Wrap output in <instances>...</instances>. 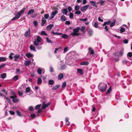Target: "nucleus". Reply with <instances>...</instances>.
I'll return each mask as SVG.
<instances>
[{
	"label": "nucleus",
	"mask_w": 132,
	"mask_h": 132,
	"mask_svg": "<svg viewBox=\"0 0 132 132\" xmlns=\"http://www.w3.org/2000/svg\"><path fill=\"white\" fill-rule=\"evenodd\" d=\"M29 110L30 111H32L34 110V108L32 106H30L29 108Z\"/></svg>",
	"instance_id": "58"
},
{
	"label": "nucleus",
	"mask_w": 132,
	"mask_h": 132,
	"mask_svg": "<svg viewBox=\"0 0 132 132\" xmlns=\"http://www.w3.org/2000/svg\"><path fill=\"white\" fill-rule=\"evenodd\" d=\"M89 64L88 61H85L83 62H81L80 63V65H87Z\"/></svg>",
	"instance_id": "21"
},
{
	"label": "nucleus",
	"mask_w": 132,
	"mask_h": 132,
	"mask_svg": "<svg viewBox=\"0 0 132 132\" xmlns=\"http://www.w3.org/2000/svg\"><path fill=\"white\" fill-rule=\"evenodd\" d=\"M34 11L35 10L34 9L31 10L28 12L27 14L28 15L32 14L34 12Z\"/></svg>",
	"instance_id": "23"
},
{
	"label": "nucleus",
	"mask_w": 132,
	"mask_h": 132,
	"mask_svg": "<svg viewBox=\"0 0 132 132\" xmlns=\"http://www.w3.org/2000/svg\"><path fill=\"white\" fill-rule=\"evenodd\" d=\"M77 71L78 72L80 73L81 75H82L83 74V70L81 69H77Z\"/></svg>",
	"instance_id": "12"
},
{
	"label": "nucleus",
	"mask_w": 132,
	"mask_h": 132,
	"mask_svg": "<svg viewBox=\"0 0 132 132\" xmlns=\"http://www.w3.org/2000/svg\"><path fill=\"white\" fill-rule=\"evenodd\" d=\"M89 52H90V54H93L94 53V51L92 50V49L91 48H89Z\"/></svg>",
	"instance_id": "30"
},
{
	"label": "nucleus",
	"mask_w": 132,
	"mask_h": 132,
	"mask_svg": "<svg viewBox=\"0 0 132 132\" xmlns=\"http://www.w3.org/2000/svg\"><path fill=\"white\" fill-rule=\"evenodd\" d=\"M62 37L63 38L67 39L68 38V35L66 34H63L62 36Z\"/></svg>",
	"instance_id": "32"
},
{
	"label": "nucleus",
	"mask_w": 132,
	"mask_h": 132,
	"mask_svg": "<svg viewBox=\"0 0 132 132\" xmlns=\"http://www.w3.org/2000/svg\"><path fill=\"white\" fill-rule=\"evenodd\" d=\"M111 90V87H110L109 89H108L107 92H106V94H108L109 93L110 91Z\"/></svg>",
	"instance_id": "49"
},
{
	"label": "nucleus",
	"mask_w": 132,
	"mask_h": 132,
	"mask_svg": "<svg viewBox=\"0 0 132 132\" xmlns=\"http://www.w3.org/2000/svg\"><path fill=\"white\" fill-rule=\"evenodd\" d=\"M25 9V8L24 7L22 10L18 12L17 13L16 15H15V16L11 19V21H13L19 18L21 15V14L24 13Z\"/></svg>",
	"instance_id": "2"
},
{
	"label": "nucleus",
	"mask_w": 132,
	"mask_h": 132,
	"mask_svg": "<svg viewBox=\"0 0 132 132\" xmlns=\"http://www.w3.org/2000/svg\"><path fill=\"white\" fill-rule=\"evenodd\" d=\"M18 75H16L13 78V79L15 81H16L18 79Z\"/></svg>",
	"instance_id": "35"
},
{
	"label": "nucleus",
	"mask_w": 132,
	"mask_h": 132,
	"mask_svg": "<svg viewBox=\"0 0 132 132\" xmlns=\"http://www.w3.org/2000/svg\"><path fill=\"white\" fill-rule=\"evenodd\" d=\"M69 48V47H65L64 49V51L63 52L64 53H65L67 51H68Z\"/></svg>",
	"instance_id": "50"
},
{
	"label": "nucleus",
	"mask_w": 132,
	"mask_h": 132,
	"mask_svg": "<svg viewBox=\"0 0 132 132\" xmlns=\"http://www.w3.org/2000/svg\"><path fill=\"white\" fill-rule=\"evenodd\" d=\"M90 3L94 6L96 7H97V4L96 2L92 1H90Z\"/></svg>",
	"instance_id": "15"
},
{
	"label": "nucleus",
	"mask_w": 132,
	"mask_h": 132,
	"mask_svg": "<svg viewBox=\"0 0 132 132\" xmlns=\"http://www.w3.org/2000/svg\"><path fill=\"white\" fill-rule=\"evenodd\" d=\"M124 53V50L123 49H122L119 53L118 52H115L114 54V55L117 56H122Z\"/></svg>",
	"instance_id": "5"
},
{
	"label": "nucleus",
	"mask_w": 132,
	"mask_h": 132,
	"mask_svg": "<svg viewBox=\"0 0 132 132\" xmlns=\"http://www.w3.org/2000/svg\"><path fill=\"white\" fill-rule=\"evenodd\" d=\"M51 32L54 35H62V33H60L57 32H54L53 31H52Z\"/></svg>",
	"instance_id": "28"
},
{
	"label": "nucleus",
	"mask_w": 132,
	"mask_h": 132,
	"mask_svg": "<svg viewBox=\"0 0 132 132\" xmlns=\"http://www.w3.org/2000/svg\"><path fill=\"white\" fill-rule=\"evenodd\" d=\"M127 55L129 57H131L132 56V53L131 52H129L127 54Z\"/></svg>",
	"instance_id": "57"
},
{
	"label": "nucleus",
	"mask_w": 132,
	"mask_h": 132,
	"mask_svg": "<svg viewBox=\"0 0 132 132\" xmlns=\"http://www.w3.org/2000/svg\"><path fill=\"white\" fill-rule=\"evenodd\" d=\"M89 5H85L83 7H82L81 9L80 10L82 12H84L89 7Z\"/></svg>",
	"instance_id": "10"
},
{
	"label": "nucleus",
	"mask_w": 132,
	"mask_h": 132,
	"mask_svg": "<svg viewBox=\"0 0 132 132\" xmlns=\"http://www.w3.org/2000/svg\"><path fill=\"white\" fill-rule=\"evenodd\" d=\"M20 69H17L16 72V74H19L20 72Z\"/></svg>",
	"instance_id": "53"
},
{
	"label": "nucleus",
	"mask_w": 132,
	"mask_h": 132,
	"mask_svg": "<svg viewBox=\"0 0 132 132\" xmlns=\"http://www.w3.org/2000/svg\"><path fill=\"white\" fill-rule=\"evenodd\" d=\"M85 29V27L84 26H82L81 27V28H80V30L82 31H84Z\"/></svg>",
	"instance_id": "46"
},
{
	"label": "nucleus",
	"mask_w": 132,
	"mask_h": 132,
	"mask_svg": "<svg viewBox=\"0 0 132 132\" xmlns=\"http://www.w3.org/2000/svg\"><path fill=\"white\" fill-rule=\"evenodd\" d=\"M54 81L52 79L50 80L48 82V84L49 85H52L54 84Z\"/></svg>",
	"instance_id": "24"
},
{
	"label": "nucleus",
	"mask_w": 132,
	"mask_h": 132,
	"mask_svg": "<svg viewBox=\"0 0 132 132\" xmlns=\"http://www.w3.org/2000/svg\"><path fill=\"white\" fill-rule=\"evenodd\" d=\"M20 55H16L14 56V60L15 61H18V59L19 58Z\"/></svg>",
	"instance_id": "25"
},
{
	"label": "nucleus",
	"mask_w": 132,
	"mask_h": 132,
	"mask_svg": "<svg viewBox=\"0 0 132 132\" xmlns=\"http://www.w3.org/2000/svg\"><path fill=\"white\" fill-rule=\"evenodd\" d=\"M9 112L11 115H14L15 114V112L12 111H10Z\"/></svg>",
	"instance_id": "55"
},
{
	"label": "nucleus",
	"mask_w": 132,
	"mask_h": 132,
	"mask_svg": "<svg viewBox=\"0 0 132 132\" xmlns=\"http://www.w3.org/2000/svg\"><path fill=\"white\" fill-rule=\"evenodd\" d=\"M80 30V28L79 27H77L73 30V32L70 34V35L74 36H79L80 34L78 33Z\"/></svg>",
	"instance_id": "4"
},
{
	"label": "nucleus",
	"mask_w": 132,
	"mask_h": 132,
	"mask_svg": "<svg viewBox=\"0 0 132 132\" xmlns=\"http://www.w3.org/2000/svg\"><path fill=\"white\" fill-rule=\"evenodd\" d=\"M69 118H68L66 117L65 119V121L66 122V125L68 126L70 125V122H69Z\"/></svg>",
	"instance_id": "26"
},
{
	"label": "nucleus",
	"mask_w": 132,
	"mask_h": 132,
	"mask_svg": "<svg viewBox=\"0 0 132 132\" xmlns=\"http://www.w3.org/2000/svg\"><path fill=\"white\" fill-rule=\"evenodd\" d=\"M49 16V14H44V18L46 19H48V17Z\"/></svg>",
	"instance_id": "41"
},
{
	"label": "nucleus",
	"mask_w": 132,
	"mask_h": 132,
	"mask_svg": "<svg viewBox=\"0 0 132 132\" xmlns=\"http://www.w3.org/2000/svg\"><path fill=\"white\" fill-rule=\"evenodd\" d=\"M17 114L19 116H21V113L19 111H16Z\"/></svg>",
	"instance_id": "62"
},
{
	"label": "nucleus",
	"mask_w": 132,
	"mask_h": 132,
	"mask_svg": "<svg viewBox=\"0 0 132 132\" xmlns=\"http://www.w3.org/2000/svg\"><path fill=\"white\" fill-rule=\"evenodd\" d=\"M41 34L42 35H44L45 36L47 35V34L46 33V32L44 31H41Z\"/></svg>",
	"instance_id": "48"
},
{
	"label": "nucleus",
	"mask_w": 132,
	"mask_h": 132,
	"mask_svg": "<svg viewBox=\"0 0 132 132\" xmlns=\"http://www.w3.org/2000/svg\"><path fill=\"white\" fill-rule=\"evenodd\" d=\"M50 103H49L47 104H46L44 102H43L42 104V109H45L48 106L50 105Z\"/></svg>",
	"instance_id": "9"
},
{
	"label": "nucleus",
	"mask_w": 132,
	"mask_h": 132,
	"mask_svg": "<svg viewBox=\"0 0 132 132\" xmlns=\"http://www.w3.org/2000/svg\"><path fill=\"white\" fill-rule=\"evenodd\" d=\"M14 55V54L13 53H11L9 56V58L11 59H13L12 56Z\"/></svg>",
	"instance_id": "45"
},
{
	"label": "nucleus",
	"mask_w": 132,
	"mask_h": 132,
	"mask_svg": "<svg viewBox=\"0 0 132 132\" xmlns=\"http://www.w3.org/2000/svg\"><path fill=\"white\" fill-rule=\"evenodd\" d=\"M81 13V12L79 11H77L75 13V14H77L78 15L80 14Z\"/></svg>",
	"instance_id": "60"
},
{
	"label": "nucleus",
	"mask_w": 132,
	"mask_h": 132,
	"mask_svg": "<svg viewBox=\"0 0 132 132\" xmlns=\"http://www.w3.org/2000/svg\"><path fill=\"white\" fill-rule=\"evenodd\" d=\"M1 77L3 78H5L6 76V73H3L1 75Z\"/></svg>",
	"instance_id": "34"
},
{
	"label": "nucleus",
	"mask_w": 132,
	"mask_h": 132,
	"mask_svg": "<svg viewBox=\"0 0 132 132\" xmlns=\"http://www.w3.org/2000/svg\"><path fill=\"white\" fill-rule=\"evenodd\" d=\"M50 71L51 72H52L53 71V69L52 67H50Z\"/></svg>",
	"instance_id": "63"
},
{
	"label": "nucleus",
	"mask_w": 132,
	"mask_h": 132,
	"mask_svg": "<svg viewBox=\"0 0 132 132\" xmlns=\"http://www.w3.org/2000/svg\"><path fill=\"white\" fill-rule=\"evenodd\" d=\"M67 84V83L65 81L64 82L62 85V87L63 88H64L66 86Z\"/></svg>",
	"instance_id": "52"
},
{
	"label": "nucleus",
	"mask_w": 132,
	"mask_h": 132,
	"mask_svg": "<svg viewBox=\"0 0 132 132\" xmlns=\"http://www.w3.org/2000/svg\"><path fill=\"white\" fill-rule=\"evenodd\" d=\"M18 93L19 96L22 97L23 95V92L22 91H20L18 90Z\"/></svg>",
	"instance_id": "36"
},
{
	"label": "nucleus",
	"mask_w": 132,
	"mask_h": 132,
	"mask_svg": "<svg viewBox=\"0 0 132 132\" xmlns=\"http://www.w3.org/2000/svg\"><path fill=\"white\" fill-rule=\"evenodd\" d=\"M120 30L121 32H122L125 31V29L121 27Z\"/></svg>",
	"instance_id": "43"
},
{
	"label": "nucleus",
	"mask_w": 132,
	"mask_h": 132,
	"mask_svg": "<svg viewBox=\"0 0 132 132\" xmlns=\"http://www.w3.org/2000/svg\"><path fill=\"white\" fill-rule=\"evenodd\" d=\"M75 11H77L79 9V6L78 5H77L75 6Z\"/></svg>",
	"instance_id": "38"
},
{
	"label": "nucleus",
	"mask_w": 132,
	"mask_h": 132,
	"mask_svg": "<svg viewBox=\"0 0 132 132\" xmlns=\"http://www.w3.org/2000/svg\"><path fill=\"white\" fill-rule=\"evenodd\" d=\"M30 49L32 51H35L36 50L35 47L32 45H30Z\"/></svg>",
	"instance_id": "29"
},
{
	"label": "nucleus",
	"mask_w": 132,
	"mask_h": 132,
	"mask_svg": "<svg viewBox=\"0 0 132 132\" xmlns=\"http://www.w3.org/2000/svg\"><path fill=\"white\" fill-rule=\"evenodd\" d=\"M30 61H25L24 63V64L26 66H28L30 64Z\"/></svg>",
	"instance_id": "16"
},
{
	"label": "nucleus",
	"mask_w": 132,
	"mask_h": 132,
	"mask_svg": "<svg viewBox=\"0 0 132 132\" xmlns=\"http://www.w3.org/2000/svg\"><path fill=\"white\" fill-rule=\"evenodd\" d=\"M33 23L34 26L35 27H37L38 25V23L37 21H33Z\"/></svg>",
	"instance_id": "40"
},
{
	"label": "nucleus",
	"mask_w": 132,
	"mask_h": 132,
	"mask_svg": "<svg viewBox=\"0 0 132 132\" xmlns=\"http://www.w3.org/2000/svg\"><path fill=\"white\" fill-rule=\"evenodd\" d=\"M66 67V65H65L61 66V70H63Z\"/></svg>",
	"instance_id": "39"
},
{
	"label": "nucleus",
	"mask_w": 132,
	"mask_h": 132,
	"mask_svg": "<svg viewBox=\"0 0 132 132\" xmlns=\"http://www.w3.org/2000/svg\"><path fill=\"white\" fill-rule=\"evenodd\" d=\"M73 17V14L71 13V12H70V17L71 18H72Z\"/></svg>",
	"instance_id": "59"
},
{
	"label": "nucleus",
	"mask_w": 132,
	"mask_h": 132,
	"mask_svg": "<svg viewBox=\"0 0 132 132\" xmlns=\"http://www.w3.org/2000/svg\"><path fill=\"white\" fill-rule=\"evenodd\" d=\"M41 40V38L39 36H37V38L34 41V45L36 47L37 49L38 50H40L42 48L41 45L42 44V43H40Z\"/></svg>",
	"instance_id": "1"
},
{
	"label": "nucleus",
	"mask_w": 132,
	"mask_h": 132,
	"mask_svg": "<svg viewBox=\"0 0 132 132\" xmlns=\"http://www.w3.org/2000/svg\"><path fill=\"white\" fill-rule=\"evenodd\" d=\"M60 86V85H55L53 87L52 89L54 90H56L58 89Z\"/></svg>",
	"instance_id": "20"
},
{
	"label": "nucleus",
	"mask_w": 132,
	"mask_h": 132,
	"mask_svg": "<svg viewBox=\"0 0 132 132\" xmlns=\"http://www.w3.org/2000/svg\"><path fill=\"white\" fill-rule=\"evenodd\" d=\"M42 82V79L40 77L39 78L37 79V83L39 84H40Z\"/></svg>",
	"instance_id": "27"
},
{
	"label": "nucleus",
	"mask_w": 132,
	"mask_h": 132,
	"mask_svg": "<svg viewBox=\"0 0 132 132\" xmlns=\"http://www.w3.org/2000/svg\"><path fill=\"white\" fill-rule=\"evenodd\" d=\"M65 24L67 25H69L70 24V22L69 21H66Z\"/></svg>",
	"instance_id": "64"
},
{
	"label": "nucleus",
	"mask_w": 132,
	"mask_h": 132,
	"mask_svg": "<svg viewBox=\"0 0 132 132\" xmlns=\"http://www.w3.org/2000/svg\"><path fill=\"white\" fill-rule=\"evenodd\" d=\"M57 9H55L54 11L52 12L50 15V20H52L56 14L58 13Z\"/></svg>",
	"instance_id": "6"
},
{
	"label": "nucleus",
	"mask_w": 132,
	"mask_h": 132,
	"mask_svg": "<svg viewBox=\"0 0 132 132\" xmlns=\"http://www.w3.org/2000/svg\"><path fill=\"white\" fill-rule=\"evenodd\" d=\"M63 77V75L62 73H60L58 76V78L60 80H61Z\"/></svg>",
	"instance_id": "22"
},
{
	"label": "nucleus",
	"mask_w": 132,
	"mask_h": 132,
	"mask_svg": "<svg viewBox=\"0 0 132 132\" xmlns=\"http://www.w3.org/2000/svg\"><path fill=\"white\" fill-rule=\"evenodd\" d=\"M123 42L124 43L126 44L128 43V41L127 39H125L123 40Z\"/></svg>",
	"instance_id": "54"
},
{
	"label": "nucleus",
	"mask_w": 132,
	"mask_h": 132,
	"mask_svg": "<svg viewBox=\"0 0 132 132\" xmlns=\"http://www.w3.org/2000/svg\"><path fill=\"white\" fill-rule=\"evenodd\" d=\"M30 29L29 28L28 30L26 31L24 34V36L26 37H29L30 36Z\"/></svg>",
	"instance_id": "7"
},
{
	"label": "nucleus",
	"mask_w": 132,
	"mask_h": 132,
	"mask_svg": "<svg viewBox=\"0 0 132 132\" xmlns=\"http://www.w3.org/2000/svg\"><path fill=\"white\" fill-rule=\"evenodd\" d=\"M26 56L28 58L33 57H34V55L30 53H27Z\"/></svg>",
	"instance_id": "13"
},
{
	"label": "nucleus",
	"mask_w": 132,
	"mask_h": 132,
	"mask_svg": "<svg viewBox=\"0 0 132 132\" xmlns=\"http://www.w3.org/2000/svg\"><path fill=\"white\" fill-rule=\"evenodd\" d=\"M106 85L103 83H100L98 87L99 90L102 93L105 92L106 91Z\"/></svg>",
	"instance_id": "3"
},
{
	"label": "nucleus",
	"mask_w": 132,
	"mask_h": 132,
	"mask_svg": "<svg viewBox=\"0 0 132 132\" xmlns=\"http://www.w3.org/2000/svg\"><path fill=\"white\" fill-rule=\"evenodd\" d=\"M31 89L29 87H28L26 88V92L27 94L30 91Z\"/></svg>",
	"instance_id": "33"
},
{
	"label": "nucleus",
	"mask_w": 132,
	"mask_h": 132,
	"mask_svg": "<svg viewBox=\"0 0 132 132\" xmlns=\"http://www.w3.org/2000/svg\"><path fill=\"white\" fill-rule=\"evenodd\" d=\"M46 41L49 43H52V42L51 40L49 39L48 38H46Z\"/></svg>",
	"instance_id": "44"
},
{
	"label": "nucleus",
	"mask_w": 132,
	"mask_h": 132,
	"mask_svg": "<svg viewBox=\"0 0 132 132\" xmlns=\"http://www.w3.org/2000/svg\"><path fill=\"white\" fill-rule=\"evenodd\" d=\"M111 23V21H109L107 22H105L103 24V26H104L106 24H110Z\"/></svg>",
	"instance_id": "37"
},
{
	"label": "nucleus",
	"mask_w": 132,
	"mask_h": 132,
	"mask_svg": "<svg viewBox=\"0 0 132 132\" xmlns=\"http://www.w3.org/2000/svg\"><path fill=\"white\" fill-rule=\"evenodd\" d=\"M42 70L41 69L39 68L37 70V72L39 74H41L42 73Z\"/></svg>",
	"instance_id": "42"
},
{
	"label": "nucleus",
	"mask_w": 132,
	"mask_h": 132,
	"mask_svg": "<svg viewBox=\"0 0 132 132\" xmlns=\"http://www.w3.org/2000/svg\"><path fill=\"white\" fill-rule=\"evenodd\" d=\"M7 58L4 57H0V62L5 61H6Z\"/></svg>",
	"instance_id": "18"
},
{
	"label": "nucleus",
	"mask_w": 132,
	"mask_h": 132,
	"mask_svg": "<svg viewBox=\"0 0 132 132\" xmlns=\"http://www.w3.org/2000/svg\"><path fill=\"white\" fill-rule=\"evenodd\" d=\"M87 20H88V19L87 18H85L84 19H81V18H80L79 19V20L80 21H86Z\"/></svg>",
	"instance_id": "51"
},
{
	"label": "nucleus",
	"mask_w": 132,
	"mask_h": 132,
	"mask_svg": "<svg viewBox=\"0 0 132 132\" xmlns=\"http://www.w3.org/2000/svg\"><path fill=\"white\" fill-rule=\"evenodd\" d=\"M98 24V22H95L94 24V26L96 28L97 27Z\"/></svg>",
	"instance_id": "56"
},
{
	"label": "nucleus",
	"mask_w": 132,
	"mask_h": 132,
	"mask_svg": "<svg viewBox=\"0 0 132 132\" xmlns=\"http://www.w3.org/2000/svg\"><path fill=\"white\" fill-rule=\"evenodd\" d=\"M60 19L62 21H64L67 20L66 18L64 15H63L61 16Z\"/></svg>",
	"instance_id": "19"
},
{
	"label": "nucleus",
	"mask_w": 132,
	"mask_h": 132,
	"mask_svg": "<svg viewBox=\"0 0 132 132\" xmlns=\"http://www.w3.org/2000/svg\"><path fill=\"white\" fill-rule=\"evenodd\" d=\"M68 10L69 11V12H70L72 10V9L71 7L70 6H69L68 7Z\"/></svg>",
	"instance_id": "61"
},
{
	"label": "nucleus",
	"mask_w": 132,
	"mask_h": 132,
	"mask_svg": "<svg viewBox=\"0 0 132 132\" xmlns=\"http://www.w3.org/2000/svg\"><path fill=\"white\" fill-rule=\"evenodd\" d=\"M10 98L12 99V101L14 103L16 102L19 100L18 99H17V96L16 95L11 96Z\"/></svg>",
	"instance_id": "8"
},
{
	"label": "nucleus",
	"mask_w": 132,
	"mask_h": 132,
	"mask_svg": "<svg viewBox=\"0 0 132 132\" xmlns=\"http://www.w3.org/2000/svg\"><path fill=\"white\" fill-rule=\"evenodd\" d=\"M62 12L63 14L67 15L68 12V10L66 9H64L62 10Z\"/></svg>",
	"instance_id": "17"
},
{
	"label": "nucleus",
	"mask_w": 132,
	"mask_h": 132,
	"mask_svg": "<svg viewBox=\"0 0 132 132\" xmlns=\"http://www.w3.org/2000/svg\"><path fill=\"white\" fill-rule=\"evenodd\" d=\"M88 33L90 36H91L93 34V31L92 29H89L88 31Z\"/></svg>",
	"instance_id": "31"
},
{
	"label": "nucleus",
	"mask_w": 132,
	"mask_h": 132,
	"mask_svg": "<svg viewBox=\"0 0 132 132\" xmlns=\"http://www.w3.org/2000/svg\"><path fill=\"white\" fill-rule=\"evenodd\" d=\"M54 27V25L52 24H50L48 25L47 27V30H50L52 29V28Z\"/></svg>",
	"instance_id": "11"
},
{
	"label": "nucleus",
	"mask_w": 132,
	"mask_h": 132,
	"mask_svg": "<svg viewBox=\"0 0 132 132\" xmlns=\"http://www.w3.org/2000/svg\"><path fill=\"white\" fill-rule=\"evenodd\" d=\"M46 22V20L45 18H43L42 20V21L41 23V26H44Z\"/></svg>",
	"instance_id": "14"
},
{
	"label": "nucleus",
	"mask_w": 132,
	"mask_h": 132,
	"mask_svg": "<svg viewBox=\"0 0 132 132\" xmlns=\"http://www.w3.org/2000/svg\"><path fill=\"white\" fill-rule=\"evenodd\" d=\"M41 104H39L36 105L35 106V109L36 110L38 109L41 106Z\"/></svg>",
	"instance_id": "47"
}]
</instances>
